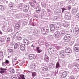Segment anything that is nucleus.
<instances>
[{
    "instance_id": "7",
    "label": "nucleus",
    "mask_w": 79,
    "mask_h": 79,
    "mask_svg": "<svg viewBox=\"0 0 79 79\" xmlns=\"http://www.w3.org/2000/svg\"><path fill=\"white\" fill-rule=\"evenodd\" d=\"M17 57H15V58L12 59V63L13 66H15L18 63V61H17Z\"/></svg>"
},
{
    "instance_id": "45",
    "label": "nucleus",
    "mask_w": 79,
    "mask_h": 79,
    "mask_svg": "<svg viewBox=\"0 0 79 79\" xmlns=\"http://www.w3.org/2000/svg\"><path fill=\"white\" fill-rule=\"evenodd\" d=\"M61 58H64L65 57V55L62 54L60 56Z\"/></svg>"
},
{
    "instance_id": "63",
    "label": "nucleus",
    "mask_w": 79,
    "mask_h": 79,
    "mask_svg": "<svg viewBox=\"0 0 79 79\" xmlns=\"http://www.w3.org/2000/svg\"><path fill=\"white\" fill-rule=\"evenodd\" d=\"M58 73V70H55V74H56V73Z\"/></svg>"
},
{
    "instance_id": "46",
    "label": "nucleus",
    "mask_w": 79,
    "mask_h": 79,
    "mask_svg": "<svg viewBox=\"0 0 79 79\" xmlns=\"http://www.w3.org/2000/svg\"><path fill=\"white\" fill-rule=\"evenodd\" d=\"M13 5H14V3H12V2H10L9 5V6H13Z\"/></svg>"
},
{
    "instance_id": "32",
    "label": "nucleus",
    "mask_w": 79,
    "mask_h": 79,
    "mask_svg": "<svg viewBox=\"0 0 79 79\" xmlns=\"http://www.w3.org/2000/svg\"><path fill=\"white\" fill-rule=\"evenodd\" d=\"M59 67H60V63H59V62H57L56 63V68H58Z\"/></svg>"
},
{
    "instance_id": "1",
    "label": "nucleus",
    "mask_w": 79,
    "mask_h": 79,
    "mask_svg": "<svg viewBox=\"0 0 79 79\" xmlns=\"http://www.w3.org/2000/svg\"><path fill=\"white\" fill-rule=\"evenodd\" d=\"M41 31L43 35H45L49 31V28L46 27H44L42 29Z\"/></svg>"
},
{
    "instance_id": "30",
    "label": "nucleus",
    "mask_w": 79,
    "mask_h": 79,
    "mask_svg": "<svg viewBox=\"0 0 79 79\" xmlns=\"http://www.w3.org/2000/svg\"><path fill=\"white\" fill-rule=\"evenodd\" d=\"M54 19L55 20H58L60 19V16H55L54 17Z\"/></svg>"
},
{
    "instance_id": "33",
    "label": "nucleus",
    "mask_w": 79,
    "mask_h": 79,
    "mask_svg": "<svg viewBox=\"0 0 79 79\" xmlns=\"http://www.w3.org/2000/svg\"><path fill=\"white\" fill-rule=\"evenodd\" d=\"M48 38L50 40H52L53 39V36L51 35H49L48 37Z\"/></svg>"
},
{
    "instance_id": "52",
    "label": "nucleus",
    "mask_w": 79,
    "mask_h": 79,
    "mask_svg": "<svg viewBox=\"0 0 79 79\" xmlns=\"http://www.w3.org/2000/svg\"><path fill=\"white\" fill-rule=\"evenodd\" d=\"M15 44V43L13 42H10V45H13Z\"/></svg>"
},
{
    "instance_id": "57",
    "label": "nucleus",
    "mask_w": 79,
    "mask_h": 79,
    "mask_svg": "<svg viewBox=\"0 0 79 79\" xmlns=\"http://www.w3.org/2000/svg\"><path fill=\"white\" fill-rule=\"evenodd\" d=\"M12 79H18V78H17V77H12Z\"/></svg>"
},
{
    "instance_id": "61",
    "label": "nucleus",
    "mask_w": 79,
    "mask_h": 79,
    "mask_svg": "<svg viewBox=\"0 0 79 79\" xmlns=\"http://www.w3.org/2000/svg\"><path fill=\"white\" fill-rule=\"evenodd\" d=\"M40 10H36V12L37 13H40Z\"/></svg>"
},
{
    "instance_id": "28",
    "label": "nucleus",
    "mask_w": 79,
    "mask_h": 79,
    "mask_svg": "<svg viewBox=\"0 0 79 79\" xmlns=\"http://www.w3.org/2000/svg\"><path fill=\"white\" fill-rule=\"evenodd\" d=\"M31 73L32 74V76L33 78H34V77H35V76H37V73H36V72H32Z\"/></svg>"
},
{
    "instance_id": "14",
    "label": "nucleus",
    "mask_w": 79,
    "mask_h": 79,
    "mask_svg": "<svg viewBox=\"0 0 79 79\" xmlns=\"http://www.w3.org/2000/svg\"><path fill=\"white\" fill-rule=\"evenodd\" d=\"M65 53H72V51L71 49L70 48H66L65 50Z\"/></svg>"
},
{
    "instance_id": "29",
    "label": "nucleus",
    "mask_w": 79,
    "mask_h": 79,
    "mask_svg": "<svg viewBox=\"0 0 79 79\" xmlns=\"http://www.w3.org/2000/svg\"><path fill=\"white\" fill-rule=\"evenodd\" d=\"M16 39L18 40H21L22 39V37L21 36H19L18 35H17L16 36Z\"/></svg>"
},
{
    "instance_id": "10",
    "label": "nucleus",
    "mask_w": 79,
    "mask_h": 79,
    "mask_svg": "<svg viewBox=\"0 0 79 79\" xmlns=\"http://www.w3.org/2000/svg\"><path fill=\"white\" fill-rule=\"evenodd\" d=\"M29 5H25L24 7V10H23V11L24 12H27L29 9Z\"/></svg>"
},
{
    "instance_id": "54",
    "label": "nucleus",
    "mask_w": 79,
    "mask_h": 79,
    "mask_svg": "<svg viewBox=\"0 0 79 79\" xmlns=\"http://www.w3.org/2000/svg\"><path fill=\"white\" fill-rule=\"evenodd\" d=\"M60 54H62L64 53V51H60Z\"/></svg>"
},
{
    "instance_id": "36",
    "label": "nucleus",
    "mask_w": 79,
    "mask_h": 79,
    "mask_svg": "<svg viewBox=\"0 0 79 79\" xmlns=\"http://www.w3.org/2000/svg\"><path fill=\"white\" fill-rule=\"evenodd\" d=\"M20 27V25H19V24H16V25H15V28L16 29H19V28Z\"/></svg>"
},
{
    "instance_id": "44",
    "label": "nucleus",
    "mask_w": 79,
    "mask_h": 79,
    "mask_svg": "<svg viewBox=\"0 0 79 79\" xmlns=\"http://www.w3.org/2000/svg\"><path fill=\"white\" fill-rule=\"evenodd\" d=\"M76 17L78 18L77 20L78 21H79V13L77 14L76 15Z\"/></svg>"
},
{
    "instance_id": "42",
    "label": "nucleus",
    "mask_w": 79,
    "mask_h": 79,
    "mask_svg": "<svg viewBox=\"0 0 79 79\" xmlns=\"http://www.w3.org/2000/svg\"><path fill=\"white\" fill-rule=\"evenodd\" d=\"M36 10H37L40 11L41 10V8H40L39 6H38V7L36 8Z\"/></svg>"
},
{
    "instance_id": "34",
    "label": "nucleus",
    "mask_w": 79,
    "mask_h": 79,
    "mask_svg": "<svg viewBox=\"0 0 79 79\" xmlns=\"http://www.w3.org/2000/svg\"><path fill=\"white\" fill-rule=\"evenodd\" d=\"M7 31L8 32H12V31H13V30L12 29V28H11V27L7 29Z\"/></svg>"
},
{
    "instance_id": "43",
    "label": "nucleus",
    "mask_w": 79,
    "mask_h": 79,
    "mask_svg": "<svg viewBox=\"0 0 79 79\" xmlns=\"http://www.w3.org/2000/svg\"><path fill=\"white\" fill-rule=\"evenodd\" d=\"M10 9L11 10H13V8H14V6H9Z\"/></svg>"
},
{
    "instance_id": "24",
    "label": "nucleus",
    "mask_w": 79,
    "mask_h": 79,
    "mask_svg": "<svg viewBox=\"0 0 79 79\" xmlns=\"http://www.w3.org/2000/svg\"><path fill=\"white\" fill-rule=\"evenodd\" d=\"M7 50L8 52H9L10 53H11V52H13V49L12 48H7Z\"/></svg>"
},
{
    "instance_id": "25",
    "label": "nucleus",
    "mask_w": 79,
    "mask_h": 79,
    "mask_svg": "<svg viewBox=\"0 0 79 79\" xmlns=\"http://www.w3.org/2000/svg\"><path fill=\"white\" fill-rule=\"evenodd\" d=\"M72 12L73 15L76 14V13H77V10L75 8L73 9Z\"/></svg>"
},
{
    "instance_id": "27",
    "label": "nucleus",
    "mask_w": 79,
    "mask_h": 79,
    "mask_svg": "<svg viewBox=\"0 0 79 79\" xmlns=\"http://www.w3.org/2000/svg\"><path fill=\"white\" fill-rule=\"evenodd\" d=\"M48 69V67H44L42 68V70L43 71H46Z\"/></svg>"
},
{
    "instance_id": "16",
    "label": "nucleus",
    "mask_w": 79,
    "mask_h": 79,
    "mask_svg": "<svg viewBox=\"0 0 79 79\" xmlns=\"http://www.w3.org/2000/svg\"><path fill=\"white\" fill-rule=\"evenodd\" d=\"M67 75V72L66 71H65L63 72L62 73V75L61 76V77L64 78L66 77Z\"/></svg>"
},
{
    "instance_id": "50",
    "label": "nucleus",
    "mask_w": 79,
    "mask_h": 79,
    "mask_svg": "<svg viewBox=\"0 0 79 79\" xmlns=\"http://www.w3.org/2000/svg\"><path fill=\"white\" fill-rule=\"evenodd\" d=\"M62 11V12L63 13V12H64V11L65 10H66V9L64 8H61Z\"/></svg>"
},
{
    "instance_id": "55",
    "label": "nucleus",
    "mask_w": 79,
    "mask_h": 79,
    "mask_svg": "<svg viewBox=\"0 0 79 79\" xmlns=\"http://www.w3.org/2000/svg\"><path fill=\"white\" fill-rule=\"evenodd\" d=\"M58 5L59 6H62V5H63V4H62V3H61V2H60L58 4Z\"/></svg>"
},
{
    "instance_id": "23",
    "label": "nucleus",
    "mask_w": 79,
    "mask_h": 79,
    "mask_svg": "<svg viewBox=\"0 0 79 79\" xmlns=\"http://www.w3.org/2000/svg\"><path fill=\"white\" fill-rule=\"evenodd\" d=\"M44 60L45 61H48L49 60V57L46 54H45L44 56Z\"/></svg>"
},
{
    "instance_id": "41",
    "label": "nucleus",
    "mask_w": 79,
    "mask_h": 79,
    "mask_svg": "<svg viewBox=\"0 0 79 79\" xmlns=\"http://www.w3.org/2000/svg\"><path fill=\"white\" fill-rule=\"evenodd\" d=\"M30 5H31V6L32 7H34L35 5L34 3H33V2H31L30 3Z\"/></svg>"
},
{
    "instance_id": "11",
    "label": "nucleus",
    "mask_w": 79,
    "mask_h": 79,
    "mask_svg": "<svg viewBox=\"0 0 79 79\" xmlns=\"http://www.w3.org/2000/svg\"><path fill=\"white\" fill-rule=\"evenodd\" d=\"M28 58L30 60H33L35 57V55L34 54H30L28 56Z\"/></svg>"
},
{
    "instance_id": "53",
    "label": "nucleus",
    "mask_w": 79,
    "mask_h": 79,
    "mask_svg": "<svg viewBox=\"0 0 79 79\" xmlns=\"http://www.w3.org/2000/svg\"><path fill=\"white\" fill-rule=\"evenodd\" d=\"M74 65L76 67L78 66H79V64L77 63L74 64Z\"/></svg>"
},
{
    "instance_id": "47",
    "label": "nucleus",
    "mask_w": 79,
    "mask_h": 79,
    "mask_svg": "<svg viewBox=\"0 0 79 79\" xmlns=\"http://www.w3.org/2000/svg\"><path fill=\"white\" fill-rule=\"evenodd\" d=\"M27 39H29V40H32V38L30 36H29L27 37Z\"/></svg>"
},
{
    "instance_id": "4",
    "label": "nucleus",
    "mask_w": 79,
    "mask_h": 79,
    "mask_svg": "<svg viewBox=\"0 0 79 79\" xmlns=\"http://www.w3.org/2000/svg\"><path fill=\"white\" fill-rule=\"evenodd\" d=\"M19 47L21 51H22L23 53H24L26 52V50H25V48H26V46L24 44H20Z\"/></svg>"
},
{
    "instance_id": "49",
    "label": "nucleus",
    "mask_w": 79,
    "mask_h": 79,
    "mask_svg": "<svg viewBox=\"0 0 79 79\" xmlns=\"http://www.w3.org/2000/svg\"><path fill=\"white\" fill-rule=\"evenodd\" d=\"M5 63H6V64H9V63H10V62L9 61V60H6Z\"/></svg>"
},
{
    "instance_id": "56",
    "label": "nucleus",
    "mask_w": 79,
    "mask_h": 79,
    "mask_svg": "<svg viewBox=\"0 0 79 79\" xmlns=\"http://www.w3.org/2000/svg\"><path fill=\"white\" fill-rule=\"evenodd\" d=\"M65 32H65L64 30H62V31H61V34H62V33H64Z\"/></svg>"
},
{
    "instance_id": "19",
    "label": "nucleus",
    "mask_w": 79,
    "mask_h": 79,
    "mask_svg": "<svg viewBox=\"0 0 79 79\" xmlns=\"http://www.w3.org/2000/svg\"><path fill=\"white\" fill-rule=\"evenodd\" d=\"M18 32L16 33H11V35H12V39H13V40H14L15 39V37H16V34H17Z\"/></svg>"
},
{
    "instance_id": "37",
    "label": "nucleus",
    "mask_w": 79,
    "mask_h": 79,
    "mask_svg": "<svg viewBox=\"0 0 79 79\" xmlns=\"http://www.w3.org/2000/svg\"><path fill=\"white\" fill-rule=\"evenodd\" d=\"M75 78H76L75 76H71L69 79H74Z\"/></svg>"
},
{
    "instance_id": "38",
    "label": "nucleus",
    "mask_w": 79,
    "mask_h": 79,
    "mask_svg": "<svg viewBox=\"0 0 79 79\" xmlns=\"http://www.w3.org/2000/svg\"><path fill=\"white\" fill-rule=\"evenodd\" d=\"M18 44H15L14 46V49H17L18 48Z\"/></svg>"
},
{
    "instance_id": "40",
    "label": "nucleus",
    "mask_w": 79,
    "mask_h": 79,
    "mask_svg": "<svg viewBox=\"0 0 79 79\" xmlns=\"http://www.w3.org/2000/svg\"><path fill=\"white\" fill-rule=\"evenodd\" d=\"M2 65L3 66H6V64L5 62H2Z\"/></svg>"
},
{
    "instance_id": "60",
    "label": "nucleus",
    "mask_w": 79,
    "mask_h": 79,
    "mask_svg": "<svg viewBox=\"0 0 79 79\" xmlns=\"http://www.w3.org/2000/svg\"><path fill=\"white\" fill-rule=\"evenodd\" d=\"M71 6H68V10H70V9L71 8Z\"/></svg>"
},
{
    "instance_id": "6",
    "label": "nucleus",
    "mask_w": 79,
    "mask_h": 79,
    "mask_svg": "<svg viewBox=\"0 0 79 79\" xmlns=\"http://www.w3.org/2000/svg\"><path fill=\"white\" fill-rule=\"evenodd\" d=\"M65 18L68 20H70L71 19V15L69 13H67L65 14Z\"/></svg>"
},
{
    "instance_id": "31",
    "label": "nucleus",
    "mask_w": 79,
    "mask_h": 79,
    "mask_svg": "<svg viewBox=\"0 0 79 79\" xmlns=\"http://www.w3.org/2000/svg\"><path fill=\"white\" fill-rule=\"evenodd\" d=\"M0 10H2V11H3L5 10V8L2 5H0Z\"/></svg>"
},
{
    "instance_id": "12",
    "label": "nucleus",
    "mask_w": 79,
    "mask_h": 79,
    "mask_svg": "<svg viewBox=\"0 0 79 79\" xmlns=\"http://www.w3.org/2000/svg\"><path fill=\"white\" fill-rule=\"evenodd\" d=\"M55 11L57 14H58V15H60L61 13V12H62V10L59 9L55 10Z\"/></svg>"
},
{
    "instance_id": "39",
    "label": "nucleus",
    "mask_w": 79,
    "mask_h": 79,
    "mask_svg": "<svg viewBox=\"0 0 79 79\" xmlns=\"http://www.w3.org/2000/svg\"><path fill=\"white\" fill-rule=\"evenodd\" d=\"M41 5L43 8H45L46 6V4L43 3V2H41Z\"/></svg>"
},
{
    "instance_id": "62",
    "label": "nucleus",
    "mask_w": 79,
    "mask_h": 79,
    "mask_svg": "<svg viewBox=\"0 0 79 79\" xmlns=\"http://www.w3.org/2000/svg\"><path fill=\"white\" fill-rule=\"evenodd\" d=\"M44 10L43 11V14L44 15V14H45V10Z\"/></svg>"
},
{
    "instance_id": "2",
    "label": "nucleus",
    "mask_w": 79,
    "mask_h": 79,
    "mask_svg": "<svg viewBox=\"0 0 79 79\" xmlns=\"http://www.w3.org/2000/svg\"><path fill=\"white\" fill-rule=\"evenodd\" d=\"M75 29L73 30V34L76 35L77 37L79 36V28L77 27H75Z\"/></svg>"
},
{
    "instance_id": "22",
    "label": "nucleus",
    "mask_w": 79,
    "mask_h": 79,
    "mask_svg": "<svg viewBox=\"0 0 79 79\" xmlns=\"http://www.w3.org/2000/svg\"><path fill=\"white\" fill-rule=\"evenodd\" d=\"M55 35L57 36V37H60V32L59 31H57L55 33Z\"/></svg>"
},
{
    "instance_id": "20",
    "label": "nucleus",
    "mask_w": 79,
    "mask_h": 79,
    "mask_svg": "<svg viewBox=\"0 0 79 79\" xmlns=\"http://www.w3.org/2000/svg\"><path fill=\"white\" fill-rule=\"evenodd\" d=\"M0 70H1L0 71V73H1L2 74L3 73H5V71H6V69L5 68H3L2 67H1L0 68Z\"/></svg>"
},
{
    "instance_id": "18",
    "label": "nucleus",
    "mask_w": 79,
    "mask_h": 79,
    "mask_svg": "<svg viewBox=\"0 0 79 79\" xmlns=\"http://www.w3.org/2000/svg\"><path fill=\"white\" fill-rule=\"evenodd\" d=\"M36 50L37 53H40L42 52V50L40 49V47H36Z\"/></svg>"
},
{
    "instance_id": "21",
    "label": "nucleus",
    "mask_w": 79,
    "mask_h": 79,
    "mask_svg": "<svg viewBox=\"0 0 79 79\" xmlns=\"http://www.w3.org/2000/svg\"><path fill=\"white\" fill-rule=\"evenodd\" d=\"M31 69H35V64L34 63H32L30 67Z\"/></svg>"
},
{
    "instance_id": "15",
    "label": "nucleus",
    "mask_w": 79,
    "mask_h": 79,
    "mask_svg": "<svg viewBox=\"0 0 79 79\" xmlns=\"http://www.w3.org/2000/svg\"><path fill=\"white\" fill-rule=\"evenodd\" d=\"M23 43L25 44L26 45H29V41L26 39H24L23 40Z\"/></svg>"
},
{
    "instance_id": "58",
    "label": "nucleus",
    "mask_w": 79,
    "mask_h": 79,
    "mask_svg": "<svg viewBox=\"0 0 79 79\" xmlns=\"http://www.w3.org/2000/svg\"><path fill=\"white\" fill-rule=\"evenodd\" d=\"M66 34V32L65 33H61V35H64Z\"/></svg>"
},
{
    "instance_id": "5",
    "label": "nucleus",
    "mask_w": 79,
    "mask_h": 79,
    "mask_svg": "<svg viewBox=\"0 0 79 79\" xmlns=\"http://www.w3.org/2000/svg\"><path fill=\"white\" fill-rule=\"evenodd\" d=\"M64 39L65 42H69L71 39V35H67L64 37Z\"/></svg>"
},
{
    "instance_id": "3",
    "label": "nucleus",
    "mask_w": 79,
    "mask_h": 79,
    "mask_svg": "<svg viewBox=\"0 0 79 79\" xmlns=\"http://www.w3.org/2000/svg\"><path fill=\"white\" fill-rule=\"evenodd\" d=\"M50 50L48 51V53L50 55L54 54L56 52L55 49L53 47H51L49 48Z\"/></svg>"
},
{
    "instance_id": "35",
    "label": "nucleus",
    "mask_w": 79,
    "mask_h": 79,
    "mask_svg": "<svg viewBox=\"0 0 79 79\" xmlns=\"http://www.w3.org/2000/svg\"><path fill=\"white\" fill-rule=\"evenodd\" d=\"M4 42V39L2 38H0V42L1 43H3Z\"/></svg>"
},
{
    "instance_id": "64",
    "label": "nucleus",
    "mask_w": 79,
    "mask_h": 79,
    "mask_svg": "<svg viewBox=\"0 0 79 79\" xmlns=\"http://www.w3.org/2000/svg\"><path fill=\"white\" fill-rule=\"evenodd\" d=\"M3 18V15H0V19H2Z\"/></svg>"
},
{
    "instance_id": "51",
    "label": "nucleus",
    "mask_w": 79,
    "mask_h": 79,
    "mask_svg": "<svg viewBox=\"0 0 79 79\" xmlns=\"http://www.w3.org/2000/svg\"><path fill=\"white\" fill-rule=\"evenodd\" d=\"M3 52L2 51L0 52V56H3Z\"/></svg>"
},
{
    "instance_id": "17",
    "label": "nucleus",
    "mask_w": 79,
    "mask_h": 79,
    "mask_svg": "<svg viewBox=\"0 0 79 79\" xmlns=\"http://www.w3.org/2000/svg\"><path fill=\"white\" fill-rule=\"evenodd\" d=\"M50 29L51 31H53L55 30V25L53 24H51L50 26Z\"/></svg>"
},
{
    "instance_id": "48",
    "label": "nucleus",
    "mask_w": 79,
    "mask_h": 79,
    "mask_svg": "<svg viewBox=\"0 0 79 79\" xmlns=\"http://www.w3.org/2000/svg\"><path fill=\"white\" fill-rule=\"evenodd\" d=\"M10 41V38L8 37L7 39L6 42H9Z\"/></svg>"
},
{
    "instance_id": "26",
    "label": "nucleus",
    "mask_w": 79,
    "mask_h": 79,
    "mask_svg": "<svg viewBox=\"0 0 79 79\" xmlns=\"http://www.w3.org/2000/svg\"><path fill=\"white\" fill-rule=\"evenodd\" d=\"M61 26H63L64 27H67V28H69V26L67 24H64Z\"/></svg>"
},
{
    "instance_id": "13",
    "label": "nucleus",
    "mask_w": 79,
    "mask_h": 79,
    "mask_svg": "<svg viewBox=\"0 0 79 79\" xmlns=\"http://www.w3.org/2000/svg\"><path fill=\"white\" fill-rule=\"evenodd\" d=\"M8 70L11 74H14L15 73V70L13 67H10L8 69Z\"/></svg>"
},
{
    "instance_id": "59",
    "label": "nucleus",
    "mask_w": 79,
    "mask_h": 79,
    "mask_svg": "<svg viewBox=\"0 0 79 79\" xmlns=\"http://www.w3.org/2000/svg\"><path fill=\"white\" fill-rule=\"evenodd\" d=\"M3 34V32H2V31H0V35H2Z\"/></svg>"
},
{
    "instance_id": "9",
    "label": "nucleus",
    "mask_w": 79,
    "mask_h": 79,
    "mask_svg": "<svg viewBox=\"0 0 79 79\" xmlns=\"http://www.w3.org/2000/svg\"><path fill=\"white\" fill-rule=\"evenodd\" d=\"M17 76L18 77V79H26L24 77V75L23 74H17Z\"/></svg>"
},
{
    "instance_id": "8",
    "label": "nucleus",
    "mask_w": 79,
    "mask_h": 79,
    "mask_svg": "<svg viewBox=\"0 0 79 79\" xmlns=\"http://www.w3.org/2000/svg\"><path fill=\"white\" fill-rule=\"evenodd\" d=\"M74 50L75 52H79V44H75L74 46Z\"/></svg>"
}]
</instances>
